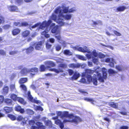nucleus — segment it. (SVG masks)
<instances>
[{"mask_svg": "<svg viewBox=\"0 0 129 129\" xmlns=\"http://www.w3.org/2000/svg\"><path fill=\"white\" fill-rule=\"evenodd\" d=\"M29 34V32L27 30L23 32L22 33V35L23 37H26L28 36Z\"/></svg>", "mask_w": 129, "mask_h": 129, "instance_id": "obj_26", "label": "nucleus"}, {"mask_svg": "<svg viewBox=\"0 0 129 129\" xmlns=\"http://www.w3.org/2000/svg\"><path fill=\"white\" fill-rule=\"evenodd\" d=\"M64 53L66 55H71L72 54V53L69 50H65L64 51Z\"/></svg>", "mask_w": 129, "mask_h": 129, "instance_id": "obj_37", "label": "nucleus"}, {"mask_svg": "<svg viewBox=\"0 0 129 129\" xmlns=\"http://www.w3.org/2000/svg\"><path fill=\"white\" fill-rule=\"evenodd\" d=\"M5 102L8 104L11 105L12 104V100L9 99H7L5 100Z\"/></svg>", "mask_w": 129, "mask_h": 129, "instance_id": "obj_39", "label": "nucleus"}, {"mask_svg": "<svg viewBox=\"0 0 129 129\" xmlns=\"http://www.w3.org/2000/svg\"><path fill=\"white\" fill-rule=\"evenodd\" d=\"M50 27L51 28H52L51 31L52 33H59V31L58 30V26L57 25L55 26V23H52Z\"/></svg>", "mask_w": 129, "mask_h": 129, "instance_id": "obj_11", "label": "nucleus"}, {"mask_svg": "<svg viewBox=\"0 0 129 129\" xmlns=\"http://www.w3.org/2000/svg\"><path fill=\"white\" fill-rule=\"evenodd\" d=\"M35 124L37 126L35 125L31 126L32 129H45V127L43 125L42 123L39 122H37L35 123Z\"/></svg>", "mask_w": 129, "mask_h": 129, "instance_id": "obj_8", "label": "nucleus"}, {"mask_svg": "<svg viewBox=\"0 0 129 129\" xmlns=\"http://www.w3.org/2000/svg\"><path fill=\"white\" fill-rule=\"evenodd\" d=\"M93 24L95 25H101L102 24V22L101 21H98L96 22H94Z\"/></svg>", "mask_w": 129, "mask_h": 129, "instance_id": "obj_45", "label": "nucleus"}, {"mask_svg": "<svg viewBox=\"0 0 129 129\" xmlns=\"http://www.w3.org/2000/svg\"><path fill=\"white\" fill-rule=\"evenodd\" d=\"M27 81V79L26 78H21L19 80V83L20 84L26 82Z\"/></svg>", "mask_w": 129, "mask_h": 129, "instance_id": "obj_27", "label": "nucleus"}, {"mask_svg": "<svg viewBox=\"0 0 129 129\" xmlns=\"http://www.w3.org/2000/svg\"><path fill=\"white\" fill-rule=\"evenodd\" d=\"M56 114L57 116H60V117L63 119L67 117L71 118L73 116V115L69 114L68 112H64L62 113L61 112H57Z\"/></svg>", "mask_w": 129, "mask_h": 129, "instance_id": "obj_5", "label": "nucleus"}, {"mask_svg": "<svg viewBox=\"0 0 129 129\" xmlns=\"http://www.w3.org/2000/svg\"><path fill=\"white\" fill-rule=\"evenodd\" d=\"M15 3L18 4H20L23 2V0H15Z\"/></svg>", "mask_w": 129, "mask_h": 129, "instance_id": "obj_49", "label": "nucleus"}, {"mask_svg": "<svg viewBox=\"0 0 129 129\" xmlns=\"http://www.w3.org/2000/svg\"><path fill=\"white\" fill-rule=\"evenodd\" d=\"M93 72V70H87L86 71L85 74L83 76L86 77L88 79H91L92 77L91 75Z\"/></svg>", "mask_w": 129, "mask_h": 129, "instance_id": "obj_10", "label": "nucleus"}, {"mask_svg": "<svg viewBox=\"0 0 129 129\" xmlns=\"http://www.w3.org/2000/svg\"><path fill=\"white\" fill-rule=\"evenodd\" d=\"M96 75H95V79H94L91 78V79H89L88 80H91L92 81L93 84L95 85H97V80L95 78Z\"/></svg>", "mask_w": 129, "mask_h": 129, "instance_id": "obj_30", "label": "nucleus"}, {"mask_svg": "<svg viewBox=\"0 0 129 129\" xmlns=\"http://www.w3.org/2000/svg\"><path fill=\"white\" fill-rule=\"evenodd\" d=\"M101 61L103 62H105L107 63H112L114 64L115 61L112 58H107L105 60H102Z\"/></svg>", "mask_w": 129, "mask_h": 129, "instance_id": "obj_14", "label": "nucleus"}, {"mask_svg": "<svg viewBox=\"0 0 129 129\" xmlns=\"http://www.w3.org/2000/svg\"><path fill=\"white\" fill-rule=\"evenodd\" d=\"M64 65H60L59 67V70L55 69H52L49 67L45 66L44 65H41L40 67L41 71L43 72L47 69L55 72L57 73H59L60 72H62L63 71L62 70V67Z\"/></svg>", "mask_w": 129, "mask_h": 129, "instance_id": "obj_3", "label": "nucleus"}, {"mask_svg": "<svg viewBox=\"0 0 129 129\" xmlns=\"http://www.w3.org/2000/svg\"><path fill=\"white\" fill-rule=\"evenodd\" d=\"M68 72L70 75H72L74 73L73 71L72 70L70 69L68 70Z\"/></svg>", "mask_w": 129, "mask_h": 129, "instance_id": "obj_58", "label": "nucleus"}, {"mask_svg": "<svg viewBox=\"0 0 129 129\" xmlns=\"http://www.w3.org/2000/svg\"><path fill=\"white\" fill-rule=\"evenodd\" d=\"M17 53L16 51H11L10 52L9 54L10 55H14Z\"/></svg>", "mask_w": 129, "mask_h": 129, "instance_id": "obj_63", "label": "nucleus"}, {"mask_svg": "<svg viewBox=\"0 0 129 129\" xmlns=\"http://www.w3.org/2000/svg\"><path fill=\"white\" fill-rule=\"evenodd\" d=\"M14 24L15 26H21V24L18 22H15L14 23Z\"/></svg>", "mask_w": 129, "mask_h": 129, "instance_id": "obj_54", "label": "nucleus"}, {"mask_svg": "<svg viewBox=\"0 0 129 129\" xmlns=\"http://www.w3.org/2000/svg\"><path fill=\"white\" fill-rule=\"evenodd\" d=\"M61 48V46L57 45L56 46V49L57 51H59L60 50Z\"/></svg>", "mask_w": 129, "mask_h": 129, "instance_id": "obj_50", "label": "nucleus"}, {"mask_svg": "<svg viewBox=\"0 0 129 129\" xmlns=\"http://www.w3.org/2000/svg\"><path fill=\"white\" fill-rule=\"evenodd\" d=\"M55 38L58 40L59 42L61 40V37L59 34H56L55 36Z\"/></svg>", "mask_w": 129, "mask_h": 129, "instance_id": "obj_46", "label": "nucleus"}, {"mask_svg": "<svg viewBox=\"0 0 129 129\" xmlns=\"http://www.w3.org/2000/svg\"><path fill=\"white\" fill-rule=\"evenodd\" d=\"M36 108L37 110H40L41 111H42L43 110V109L40 106H36Z\"/></svg>", "mask_w": 129, "mask_h": 129, "instance_id": "obj_59", "label": "nucleus"}, {"mask_svg": "<svg viewBox=\"0 0 129 129\" xmlns=\"http://www.w3.org/2000/svg\"><path fill=\"white\" fill-rule=\"evenodd\" d=\"M17 100L18 101L23 104H25V102H24L23 99L21 98L20 97H18V98H17Z\"/></svg>", "mask_w": 129, "mask_h": 129, "instance_id": "obj_29", "label": "nucleus"}, {"mask_svg": "<svg viewBox=\"0 0 129 129\" xmlns=\"http://www.w3.org/2000/svg\"><path fill=\"white\" fill-rule=\"evenodd\" d=\"M50 19L48 22L46 21H45L41 24L40 23H38L32 26V28H34L39 26H40V28L44 29L45 28V29L44 31L42 32L41 34L42 35H44L46 38H48L49 37L50 35L48 34H47V33L50 30V28L49 27V25L51 23V20Z\"/></svg>", "mask_w": 129, "mask_h": 129, "instance_id": "obj_2", "label": "nucleus"}, {"mask_svg": "<svg viewBox=\"0 0 129 129\" xmlns=\"http://www.w3.org/2000/svg\"><path fill=\"white\" fill-rule=\"evenodd\" d=\"M5 52L2 50H0V54L2 55H4L6 54Z\"/></svg>", "mask_w": 129, "mask_h": 129, "instance_id": "obj_57", "label": "nucleus"}, {"mask_svg": "<svg viewBox=\"0 0 129 129\" xmlns=\"http://www.w3.org/2000/svg\"><path fill=\"white\" fill-rule=\"evenodd\" d=\"M128 127L127 126H122L120 127V129H128Z\"/></svg>", "mask_w": 129, "mask_h": 129, "instance_id": "obj_52", "label": "nucleus"}, {"mask_svg": "<svg viewBox=\"0 0 129 129\" xmlns=\"http://www.w3.org/2000/svg\"><path fill=\"white\" fill-rule=\"evenodd\" d=\"M102 74L100 73H97V75L99 80L100 82H104V79H106L107 77V70L105 68H103L102 70Z\"/></svg>", "mask_w": 129, "mask_h": 129, "instance_id": "obj_4", "label": "nucleus"}, {"mask_svg": "<svg viewBox=\"0 0 129 129\" xmlns=\"http://www.w3.org/2000/svg\"><path fill=\"white\" fill-rule=\"evenodd\" d=\"M4 100V98L3 96L0 95V103H2Z\"/></svg>", "mask_w": 129, "mask_h": 129, "instance_id": "obj_55", "label": "nucleus"}, {"mask_svg": "<svg viewBox=\"0 0 129 129\" xmlns=\"http://www.w3.org/2000/svg\"><path fill=\"white\" fill-rule=\"evenodd\" d=\"M92 61L94 64H98L99 63L98 59L97 57H92Z\"/></svg>", "mask_w": 129, "mask_h": 129, "instance_id": "obj_21", "label": "nucleus"}, {"mask_svg": "<svg viewBox=\"0 0 129 129\" xmlns=\"http://www.w3.org/2000/svg\"><path fill=\"white\" fill-rule=\"evenodd\" d=\"M45 64H55L52 61H47L45 62Z\"/></svg>", "mask_w": 129, "mask_h": 129, "instance_id": "obj_48", "label": "nucleus"}, {"mask_svg": "<svg viewBox=\"0 0 129 129\" xmlns=\"http://www.w3.org/2000/svg\"><path fill=\"white\" fill-rule=\"evenodd\" d=\"M29 72V69L24 68L21 72V74L23 75H26L27 73Z\"/></svg>", "mask_w": 129, "mask_h": 129, "instance_id": "obj_16", "label": "nucleus"}, {"mask_svg": "<svg viewBox=\"0 0 129 129\" xmlns=\"http://www.w3.org/2000/svg\"><path fill=\"white\" fill-rule=\"evenodd\" d=\"M60 7H57L55 9V13L53 14L50 18L54 20L60 26L64 25L65 24L64 22L63 19L66 20H70L72 17V15L66 14L64 13L63 10H61Z\"/></svg>", "mask_w": 129, "mask_h": 129, "instance_id": "obj_1", "label": "nucleus"}, {"mask_svg": "<svg viewBox=\"0 0 129 129\" xmlns=\"http://www.w3.org/2000/svg\"><path fill=\"white\" fill-rule=\"evenodd\" d=\"M30 45L34 46H35V49L37 50H40L43 47L41 42H40L38 43H35L34 42H33L31 43Z\"/></svg>", "mask_w": 129, "mask_h": 129, "instance_id": "obj_7", "label": "nucleus"}, {"mask_svg": "<svg viewBox=\"0 0 129 129\" xmlns=\"http://www.w3.org/2000/svg\"><path fill=\"white\" fill-rule=\"evenodd\" d=\"M77 57L79 59L83 60H85L86 59V58L83 56L81 55H78Z\"/></svg>", "mask_w": 129, "mask_h": 129, "instance_id": "obj_42", "label": "nucleus"}, {"mask_svg": "<svg viewBox=\"0 0 129 129\" xmlns=\"http://www.w3.org/2000/svg\"><path fill=\"white\" fill-rule=\"evenodd\" d=\"M80 76L79 73L77 72H75L74 73V75L72 77L73 79L76 80Z\"/></svg>", "mask_w": 129, "mask_h": 129, "instance_id": "obj_18", "label": "nucleus"}, {"mask_svg": "<svg viewBox=\"0 0 129 129\" xmlns=\"http://www.w3.org/2000/svg\"><path fill=\"white\" fill-rule=\"evenodd\" d=\"M113 32L116 36H120L121 35V34L116 30L113 31Z\"/></svg>", "mask_w": 129, "mask_h": 129, "instance_id": "obj_51", "label": "nucleus"}, {"mask_svg": "<svg viewBox=\"0 0 129 129\" xmlns=\"http://www.w3.org/2000/svg\"><path fill=\"white\" fill-rule=\"evenodd\" d=\"M46 125L49 126L50 127H51L52 126V124L51 121L48 120L46 122Z\"/></svg>", "mask_w": 129, "mask_h": 129, "instance_id": "obj_43", "label": "nucleus"}, {"mask_svg": "<svg viewBox=\"0 0 129 129\" xmlns=\"http://www.w3.org/2000/svg\"><path fill=\"white\" fill-rule=\"evenodd\" d=\"M58 117L56 116L53 117L52 118V119L53 120H55V123L59 125L61 122V121L59 120L58 119Z\"/></svg>", "mask_w": 129, "mask_h": 129, "instance_id": "obj_19", "label": "nucleus"}, {"mask_svg": "<svg viewBox=\"0 0 129 129\" xmlns=\"http://www.w3.org/2000/svg\"><path fill=\"white\" fill-rule=\"evenodd\" d=\"M86 56L88 58L90 59L93 57L92 56H93L94 57H96L97 56H98V54L95 51H93L92 52L90 51L88 52V54L86 55Z\"/></svg>", "mask_w": 129, "mask_h": 129, "instance_id": "obj_9", "label": "nucleus"}, {"mask_svg": "<svg viewBox=\"0 0 129 129\" xmlns=\"http://www.w3.org/2000/svg\"><path fill=\"white\" fill-rule=\"evenodd\" d=\"M109 105L111 107L115 108H117V104L113 102H111L109 103Z\"/></svg>", "mask_w": 129, "mask_h": 129, "instance_id": "obj_25", "label": "nucleus"}, {"mask_svg": "<svg viewBox=\"0 0 129 129\" xmlns=\"http://www.w3.org/2000/svg\"><path fill=\"white\" fill-rule=\"evenodd\" d=\"M36 122L34 120H31L29 121V124L30 125H32V126L34 125Z\"/></svg>", "mask_w": 129, "mask_h": 129, "instance_id": "obj_47", "label": "nucleus"}, {"mask_svg": "<svg viewBox=\"0 0 129 129\" xmlns=\"http://www.w3.org/2000/svg\"><path fill=\"white\" fill-rule=\"evenodd\" d=\"M11 98L14 100H17V98L18 97H17L16 95L14 94H11L10 95Z\"/></svg>", "mask_w": 129, "mask_h": 129, "instance_id": "obj_33", "label": "nucleus"}, {"mask_svg": "<svg viewBox=\"0 0 129 129\" xmlns=\"http://www.w3.org/2000/svg\"><path fill=\"white\" fill-rule=\"evenodd\" d=\"M9 87L7 86H5L3 88V93L4 94H7L8 92Z\"/></svg>", "mask_w": 129, "mask_h": 129, "instance_id": "obj_22", "label": "nucleus"}, {"mask_svg": "<svg viewBox=\"0 0 129 129\" xmlns=\"http://www.w3.org/2000/svg\"><path fill=\"white\" fill-rule=\"evenodd\" d=\"M20 31V30L17 28L14 29L12 31V34L13 35H16L19 34Z\"/></svg>", "mask_w": 129, "mask_h": 129, "instance_id": "obj_17", "label": "nucleus"}, {"mask_svg": "<svg viewBox=\"0 0 129 129\" xmlns=\"http://www.w3.org/2000/svg\"><path fill=\"white\" fill-rule=\"evenodd\" d=\"M34 49V48L33 46H30L26 51L27 53H30L33 51Z\"/></svg>", "mask_w": 129, "mask_h": 129, "instance_id": "obj_32", "label": "nucleus"}, {"mask_svg": "<svg viewBox=\"0 0 129 129\" xmlns=\"http://www.w3.org/2000/svg\"><path fill=\"white\" fill-rule=\"evenodd\" d=\"M84 100L90 102L93 104H94V103H95V101L92 99H90L88 98H85Z\"/></svg>", "mask_w": 129, "mask_h": 129, "instance_id": "obj_36", "label": "nucleus"}, {"mask_svg": "<svg viewBox=\"0 0 129 129\" xmlns=\"http://www.w3.org/2000/svg\"><path fill=\"white\" fill-rule=\"evenodd\" d=\"M28 99L32 102H33L37 104H40L41 102L35 99H34L30 95V93L29 91H28Z\"/></svg>", "mask_w": 129, "mask_h": 129, "instance_id": "obj_12", "label": "nucleus"}, {"mask_svg": "<svg viewBox=\"0 0 129 129\" xmlns=\"http://www.w3.org/2000/svg\"><path fill=\"white\" fill-rule=\"evenodd\" d=\"M20 87L21 88V89L23 90L24 91H27V88L26 86L24 84H21L20 85Z\"/></svg>", "mask_w": 129, "mask_h": 129, "instance_id": "obj_35", "label": "nucleus"}, {"mask_svg": "<svg viewBox=\"0 0 129 129\" xmlns=\"http://www.w3.org/2000/svg\"><path fill=\"white\" fill-rule=\"evenodd\" d=\"M10 25H6L3 26V28L5 29H7L9 28Z\"/></svg>", "mask_w": 129, "mask_h": 129, "instance_id": "obj_56", "label": "nucleus"}, {"mask_svg": "<svg viewBox=\"0 0 129 129\" xmlns=\"http://www.w3.org/2000/svg\"><path fill=\"white\" fill-rule=\"evenodd\" d=\"M61 10H63L64 13H72L76 11V9L75 8H73L69 10V7H66L62 6L61 7Z\"/></svg>", "mask_w": 129, "mask_h": 129, "instance_id": "obj_6", "label": "nucleus"}, {"mask_svg": "<svg viewBox=\"0 0 129 129\" xmlns=\"http://www.w3.org/2000/svg\"><path fill=\"white\" fill-rule=\"evenodd\" d=\"M126 7H125L122 6L117 8V10L119 11H124Z\"/></svg>", "mask_w": 129, "mask_h": 129, "instance_id": "obj_28", "label": "nucleus"}, {"mask_svg": "<svg viewBox=\"0 0 129 129\" xmlns=\"http://www.w3.org/2000/svg\"><path fill=\"white\" fill-rule=\"evenodd\" d=\"M8 8L9 10L11 12L18 11V10L17 7L15 6H9Z\"/></svg>", "mask_w": 129, "mask_h": 129, "instance_id": "obj_15", "label": "nucleus"}, {"mask_svg": "<svg viewBox=\"0 0 129 129\" xmlns=\"http://www.w3.org/2000/svg\"><path fill=\"white\" fill-rule=\"evenodd\" d=\"M21 24V26H27L28 25V23L26 22H24Z\"/></svg>", "mask_w": 129, "mask_h": 129, "instance_id": "obj_61", "label": "nucleus"}, {"mask_svg": "<svg viewBox=\"0 0 129 129\" xmlns=\"http://www.w3.org/2000/svg\"><path fill=\"white\" fill-rule=\"evenodd\" d=\"M108 72L109 74L110 75L115 74L117 73V72L116 71H114L111 69H109Z\"/></svg>", "mask_w": 129, "mask_h": 129, "instance_id": "obj_38", "label": "nucleus"}, {"mask_svg": "<svg viewBox=\"0 0 129 129\" xmlns=\"http://www.w3.org/2000/svg\"><path fill=\"white\" fill-rule=\"evenodd\" d=\"M98 57L100 58H102L105 57V55L101 53H100L98 54Z\"/></svg>", "mask_w": 129, "mask_h": 129, "instance_id": "obj_44", "label": "nucleus"}, {"mask_svg": "<svg viewBox=\"0 0 129 129\" xmlns=\"http://www.w3.org/2000/svg\"><path fill=\"white\" fill-rule=\"evenodd\" d=\"M25 112L27 114H28L32 115L34 113V112L33 111L29 109H26Z\"/></svg>", "mask_w": 129, "mask_h": 129, "instance_id": "obj_24", "label": "nucleus"}, {"mask_svg": "<svg viewBox=\"0 0 129 129\" xmlns=\"http://www.w3.org/2000/svg\"><path fill=\"white\" fill-rule=\"evenodd\" d=\"M11 90L12 91H13L15 92H16V89L15 87V86L14 85H11L10 86Z\"/></svg>", "mask_w": 129, "mask_h": 129, "instance_id": "obj_40", "label": "nucleus"}, {"mask_svg": "<svg viewBox=\"0 0 129 129\" xmlns=\"http://www.w3.org/2000/svg\"><path fill=\"white\" fill-rule=\"evenodd\" d=\"M116 68L119 71H120L121 70V68L119 65H117L116 66Z\"/></svg>", "mask_w": 129, "mask_h": 129, "instance_id": "obj_64", "label": "nucleus"}, {"mask_svg": "<svg viewBox=\"0 0 129 129\" xmlns=\"http://www.w3.org/2000/svg\"><path fill=\"white\" fill-rule=\"evenodd\" d=\"M51 46V45L50 44L49 42H47L46 44V48L47 49L50 48Z\"/></svg>", "mask_w": 129, "mask_h": 129, "instance_id": "obj_53", "label": "nucleus"}, {"mask_svg": "<svg viewBox=\"0 0 129 129\" xmlns=\"http://www.w3.org/2000/svg\"><path fill=\"white\" fill-rule=\"evenodd\" d=\"M72 65H69V67H71V66ZM73 67L74 68H79L81 66V68H83L84 67H85L84 65H72Z\"/></svg>", "mask_w": 129, "mask_h": 129, "instance_id": "obj_31", "label": "nucleus"}, {"mask_svg": "<svg viewBox=\"0 0 129 129\" xmlns=\"http://www.w3.org/2000/svg\"><path fill=\"white\" fill-rule=\"evenodd\" d=\"M21 107L20 106H18L15 108V109L16 111H19L20 110H21Z\"/></svg>", "mask_w": 129, "mask_h": 129, "instance_id": "obj_60", "label": "nucleus"}, {"mask_svg": "<svg viewBox=\"0 0 129 129\" xmlns=\"http://www.w3.org/2000/svg\"><path fill=\"white\" fill-rule=\"evenodd\" d=\"M38 71V69L36 68H33L29 69V72L30 76L33 77L34 76Z\"/></svg>", "mask_w": 129, "mask_h": 129, "instance_id": "obj_13", "label": "nucleus"}, {"mask_svg": "<svg viewBox=\"0 0 129 129\" xmlns=\"http://www.w3.org/2000/svg\"><path fill=\"white\" fill-rule=\"evenodd\" d=\"M40 118V116H36V117H35L34 119V120H35V121H37L39 120V119Z\"/></svg>", "mask_w": 129, "mask_h": 129, "instance_id": "obj_62", "label": "nucleus"}, {"mask_svg": "<svg viewBox=\"0 0 129 129\" xmlns=\"http://www.w3.org/2000/svg\"><path fill=\"white\" fill-rule=\"evenodd\" d=\"M81 119L79 117H76L72 120V122H74L76 123H77L80 121Z\"/></svg>", "mask_w": 129, "mask_h": 129, "instance_id": "obj_23", "label": "nucleus"}, {"mask_svg": "<svg viewBox=\"0 0 129 129\" xmlns=\"http://www.w3.org/2000/svg\"><path fill=\"white\" fill-rule=\"evenodd\" d=\"M4 109L6 113H10L12 111V108L11 107H4Z\"/></svg>", "mask_w": 129, "mask_h": 129, "instance_id": "obj_20", "label": "nucleus"}, {"mask_svg": "<svg viewBox=\"0 0 129 129\" xmlns=\"http://www.w3.org/2000/svg\"><path fill=\"white\" fill-rule=\"evenodd\" d=\"M75 49L79 51L84 52L85 50H84L83 48L82 47H79L77 46L76 47Z\"/></svg>", "mask_w": 129, "mask_h": 129, "instance_id": "obj_34", "label": "nucleus"}, {"mask_svg": "<svg viewBox=\"0 0 129 129\" xmlns=\"http://www.w3.org/2000/svg\"><path fill=\"white\" fill-rule=\"evenodd\" d=\"M8 117L10 118L12 120H15L16 117L13 115L11 114H9Z\"/></svg>", "mask_w": 129, "mask_h": 129, "instance_id": "obj_41", "label": "nucleus"}]
</instances>
